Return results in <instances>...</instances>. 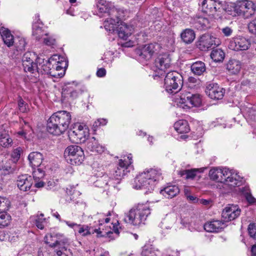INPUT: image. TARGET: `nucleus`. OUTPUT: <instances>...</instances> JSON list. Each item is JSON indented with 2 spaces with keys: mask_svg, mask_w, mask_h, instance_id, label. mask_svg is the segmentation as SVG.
Listing matches in <instances>:
<instances>
[{
  "mask_svg": "<svg viewBox=\"0 0 256 256\" xmlns=\"http://www.w3.org/2000/svg\"><path fill=\"white\" fill-rule=\"evenodd\" d=\"M192 72L196 76H200L206 70L205 64L201 61H197L191 65Z\"/></svg>",
  "mask_w": 256,
  "mask_h": 256,
  "instance_id": "7c9ffc66",
  "label": "nucleus"
},
{
  "mask_svg": "<svg viewBox=\"0 0 256 256\" xmlns=\"http://www.w3.org/2000/svg\"><path fill=\"white\" fill-rule=\"evenodd\" d=\"M66 193L67 195V197L68 196H70V198H66V200L67 201H71L74 200V194L75 193H77V192L75 191L74 188H73L70 187V188H67L66 190Z\"/></svg>",
  "mask_w": 256,
  "mask_h": 256,
  "instance_id": "864d4df0",
  "label": "nucleus"
},
{
  "mask_svg": "<svg viewBox=\"0 0 256 256\" xmlns=\"http://www.w3.org/2000/svg\"><path fill=\"white\" fill-rule=\"evenodd\" d=\"M240 191L246 198L248 202L250 204H253L255 202L256 199L252 196L250 193V189L248 187H242L239 188Z\"/></svg>",
  "mask_w": 256,
  "mask_h": 256,
  "instance_id": "a18cd8bd",
  "label": "nucleus"
},
{
  "mask_svg": "<svg viewBox=\"0 0 256 256\" xmlns=\"http://www.w3.org/2000/svg\"><path fill=\"white\" fill-rule=\"evenodd\" d=\"M87 150L98 154H101L104 150V148L100 144L94 137L90 138L86 144Z\"/></svg>",
  "mask_w": 256,
  "mask_h": 256,
  "instance_id": "a878e982",
  "label": "nucleus"
},
{
  "mask_svg": "<svg viewBox=\"0 0 256 256\" xmlns=\"http://www.w3.org/2000/svg\"><path fill=\"white\" fill-rule=\"evenodd\" d=\"M218 40L209 34L202 35L196 42L197 47L202 51H206L212 48L214 46H218Z\"/></svg>",
  "mask_w": 256,
  "mask_h": 256,
  "instance_id": "4468645a",
  "label": "nucleus"
},
{
  "mask_svg": "<svg viewBox=\"0 0 256 256\" xmlns=\"http://www.w3.org/2000/svg\"><path fill=\"white\" fill-rule=\"evenodd\" d=\"M64 222L69 227H70L71 228H74L75 226H78V227L80 226V224H78L74 222H71L69 221H66V220H64Z\"/></svg>",
  "mask_w": 256,
  "mask_h": 256,
  "instance_id": "338daca9",
  "label": "nucleus"
},
{
  "mask_svg": "<svg viewBox=\"0 0 256 256\" xmlns=\"http://www.w3.org/2000/svg\"><path fill=\"white\" fill-rule=\"evenodd\" d=\"M44 182L41 180H36V182H35L34 186L37 188H41L44 187Z\"/></svg>",
  "mask_w": 256,
  "mask_h": 256,
  "instance_id": "69168bd1",
  "label": "nucleus"
},
{
  "mask_svg": "<svg viewBox=\"0 0 256 256\" xmlns=\"http://www.w3.org/2000/svg\"><path fill=\"white\" fill-rule=\"evenodd\" d=\"M170 63L171 60L169 54L166 53L160 54L154 62L156 68L154 70H158L162 72H165V70L170 66Z\"/></svg>",
  "mask_w": 256,
  "mask_h": 256,
  "instance_id": "6ab92c4d",
  "label": "nucleus"
},
{
  "mask_svg": "<svg viewBox=\"0 0 256 256\" xmlns=\"http://www.w3.org/2000/svg\"><path fill=\"white\" fill-rule=\"evenodd\" d=\"M36 168V169H34V170H33L32 172L33 178L35 182H36V180H40L44 177L45 175V172L42 168L40 167Z\"/></svg>",
  "mask_w": 256,
  "mask_h": 256,
  "instance_id": "49530a36",
  "label": "nucleus"
},
{
  "mask_svg": "<svg viewBox=\"0 0 256 256\" xmlns=\"http://www.w3.org/2000/svg\"><path fill=\"white\" fill-rule=\"evenodd\" d=\"M18 106L19 110L23 113L27 112L29 110L28 104L22 100L21 96L18 97Z\"/></svg>",
  "mask_w": 256,
  "mask_h": 256,
  "instance_id": "de8ad7c7",
  "label": "nucleus"
},
{
  "mask_svg": "<svg viewBox=\"0 0 256 256\" xmlns=\"http://www.w3.org/2000/svg\"><path fill=\"white\" fill-rule=\"evenodd\" d=\"M16 50L18 54L19 52H22L25 50V47L26 44V40L23 38L18 37L14 41Z\"/></svg>",
  "mask_w": 256,
  "mask_h": 256,
  "instance_id": "58836bf2",
  "label": "nucleus"
},
{
  "mask_svg": "<svg viewBox=\"0 0 256 256\" xmlns=\"http://www.w3.org/2000/svg\"><path fill=\"white\" fill-rule=\"evenodd\" d=\"M150 210L146 204H138L126 214L124 220L126 222L134 226H140L144 224L148 216L150 214Z\"/></svg>",
  "mask_w": 256,
  "mask_h": 256,
  "instance_id": "20e7f679",
  "label": "nucleus"
},
{
  "mask_svg": "<svg viewBox=\"0 0 256 256\" xmlns=\"http://www.w3.org/2000/svg\"><path fill=\"white\" fill-rule=\"evenodd\" d=\"M52 70H54L57 73H63L62 76L64 74L65 69L64 67L60 65V63L57 62L56 67L53 68Z\"/></svg>",
  "mask_w": 256,
  "mask_h": 256,
  "instance_id": "bf43d9fd",
  "label": "nucleus"
},
{
  "mask_svg": "<svg viewBox=\"0 0 256 256\" xmlns=\"http://www.w3.org/2000/svg\"><path fill=\"white\" fill-rule=\"evenodd\" d=\"M22 121L24 123V126L20 128V130L16 132V134L20 138H26V135L32 130V128L28 122L23 120Z\"/></svg>",
  "mask_w": 256,
  "mask_h": 256,
  "instance_id": "37998d69",
  "label": "nucleus"
},
{
  "mask_svg": "<svg viewBox=\"0 0 256 256\" xmlns=\"http://www.w3.org/2000/svg\"><path fill=\"white\" fill-rule=\"evenodd\" d=\"M132 154H129L126 159L124 157V160H119L118 166L111 174L112 180L110 182L112 186L114 187L116 184H119L120 180L129 172L128 169L132 163Z\"/></svg>",
  "mask_w": 256,
  "mask_h": 256,
  "instance_id": "6e6552de",
  "label": "nucleus"
},
{
  "mask_svg": "<svg viewBox=\"0 0 256 256\" xmlns=\"http://www.w3.org/2000/svg\"><path fill=\"white\" fill-rule=\"evenodd\" d=\"M180 192V189L176 186H170L166 187L160 192L166 198H172L176 196Z\"/></svg>",
  "mask_w": 256,
  "mask_h": 256,
  "instance_id": "c756f323",
  "label": "nucleus"
},
{
  "mask_svg": "<svg viewBox=\"0 0 256 256\" xmlns=\"http://www.w3.org/2000/svg\"><path fill=\"white\" fill-rule=\"evenodd\" d=\"M209 176L212 180L224 183L230 187L239 186L242 182V178L237 173L226 168H211Z\"/></svg>",
  "mask_w": 256,
  "mask_h": 256,
  "instance_id": "7ed1b4c3",
  "label": "nucleus"
},
{
  "mask_svg": "<svg viewBox=\"0 0 256 256\" xmlns=\"http://www.w3.org/2000/svg\"><path fill=\"white\" fill-rule=\"evenodd\" d=\"M6 199L4 198L0 197V211L4 210L5 209L6 202H5Z\"/></svg>",
  "mask_w": 256,
  "mask_h": 256,
  "instance_id": "0e129e2a",
  "label": "nucleus"
},
{
  "mask_svg": "<svg viewBox=\"0 0 256 256\" xmlns=\"http://www.w3.org/2000/svg\"><path fill=\"white\" fill-rule=\"evenodd\" d=\"M106 2L102 0L99 1L96 4V8L100 13H105L107 12L108 8L105 4Z\"/></svg>",
  "mask_w": 256,
  "mask_h": 256,
  "instance_id": "3c124183",
  "label": "nucleus"
},
{
  "mask_svg": "<svg viewBox=\"0 0 256 256\" xmlns=\"http://www.w3.org/2000/svg\"><path fill=\"white\" fill-rule=\"evenodd\" d=\"M190 24L192 26L197 30H206L210 28L209 20L204 16H196L192 18Z\"/></svg>",
  "mask_w": 256,
  "mask_h": 256,
  "instance_id": "5701e85b",
  "label": "nucleus"
},
{
  "mask_svg": "<svg viewBox=\"0 0 256 256\" xmlns=\"http://www.w3.org/2000/svg\"><path fill=\"white\" fill-rule=\"evenodd\" d=\"M206 92L210 98L220 100L224 96L225 90L217 84L212 83L207 86Z\"/></svg>",
  "mask_w": 256,
  "mask_h": 256,
  "instance_id": "a211bd4d",
  "label": "nucleus"
},
{
  "mask_svg": "<svg viewBox=\"0 0 256 256\" xmlns=\"http://www.w3.org/2000/svg\"><path fill=\"white\" fill-rule=\"evenodd\" d=\"M0 34L6 45L8 47L12 46L14 44V38L10 30L4 27L0 28Z\"/></svg>",
  "mask_w": 256,
  "mask_h": 256,
  "instance_id": "c85d7f7f",
  "label": "nucleus"
},
{
  "mask_svg": "<svg viewBox=\"0 0 256 256\" xmlns=\"http://www.w3.org/2000/svg\"><path fill=\"white\" fill-rule=\"evenodd\" d=\"M110 15L111 18H115L116 22L119 24L122 22V19L124 17V12L122 10L112 8L110 12Z\"/></svg>",
  "mask_w": 256,
  "mask_h": 256,
  "instance_id": "c03bdc74",
  "label": "nucleus"
},
{
  "mask_svg": "<svg viewBox=\"0 0 256 256\" xmlns=\"http://www.w3.org/2000/svg\"><path fill=\"white\" fill-rule=\"evenodd\" d=\"M222 2L218 0H204L202 3V10L210 16H219L222 10Z\"/></svg>",
  "mask_w": 256,
  "mask_h": 256,
  "instance_id": "ddd939ff",
  "label": "nucleus"
},
{
  "mask_svg": "<svg viewBox=\"0 0 256 256\" xmlns=\"http://www.w3.org/2000/svg\"><path fill=\"white\" fill-rule=\"evenodd\" d=\"M241 68L240 62L236 60H230L226 64V69L232 74H238Z\"/></svg>",
  "mask_w": 256,
  "mask_h": 256,
  "instance_id": "473e14b6",
  "label": "nucleus"
},
{
  "mask_svg": "<svg viewBox=\"0 0 256 256\" xmlns=\"http://www.w3.org/2000/svg\"><path fill=\"white\" fill-rule=\"evenodd\" d=\"M12 139L6 132H0V145L4 148L12 146Z\"/></svg>",
  "mask_w": 256,
  "mask_h": 256,
  "instance_id": "c9c22d12",
  "label": "nucleus"
},
{
  "mask_svg": "<svg viewBox=\"0 0 256 256\" xmlns=\"http://www.w3.org/2000/svg\"><path fill=\"white\" fill-rule=\"evenodd\" d=\"M174 128L180 134L188 133L190 130L188 122L184 120L176 122L174 124Z\"/></svg>",
  "mask_w": 256,
  "mask_h": 256,
  "instance_id": "2f4dec72",
  "label": "nucleus"
},
{
  "mask_svg": "<svg viewBox=\"0 0 256 256\" xmlns=\"http://www.w3.org/2000/svg\"><path fill=\"white\" fill-rule=\"evenodd\" d=\"M174 100L178 107L185 110L193 106H200L202 104V98L199 94H192L189 92L176 94Z\"/></svg>",
  "mask_w": 256,
  "mask_h": 256,
  "instance_id": "423d86ee",
  "label": "nucleus"
},
{
  "mask_svg": "<svg viewBox=\"0 0 256 256\" xmlns=\"http://www.w3.org/2000/svg\"><path fill=\"white\" fill-rule=\"evenodd\" d=\"M111 178L109 177L107 174H104L99 178L95 182V185L100 188H105L108 185L112 186L110 184Z\"/></svg>",
  "mask_w": 256,
  "mask_h": 256,
  "instance_id": "ea45409f",
  "label": "nucleus"
},
{
  "mask_svg": "<svg viewBox=\"0 0 256 256\" xmlns=\"http://www.w3.org/2000/svg\"><path fill=\"white\" fill-rule=\"evenodd\" d=\"M181 38L186 44L192 43L196 38L194 31L190 28H186L181 33Z\"/></svg>",
  "mask_w": 256,
  "mask_h": 256,
  "instance_id": "72a5a7b5",
  "label": "nucleus"
},
{
  "mask_svg": "<svg viewBox=\"0 0 256 256\" xmlns=\"http://www.w3.org/2000/svg\"><path fill=\"white\" fill-rule=\"evenodd\" d=\"M202 171V169L199 168H192L191 170H180L178 174L181 176H186V179H194L196 176L197 172H201Z\"/></svg>",
  "mask_w": 256,
  "mask_h": 256,
  "instance_id": "e433bc0d",
  "label": "nucleus"
},
{
  "mask_svg": "<svg viewBox=\"0 0 256 256\" xmlns=\"http://www.w3.org/2000/svg\"><path fill=\"white\" fill-rule=\"evenodd\" d=\"M72 116L70 112L60 110L54 113L48 119L47 130L54 135H60L68 128Z\"/></svg>",
  "mask_w": 256,
  "mask_h": 256,
  "instance_id": "f03ea898",
  "label": "nucleus"
},
{
  "mask_svg": "<svg viewBox=\"0 0 256 256\" xmlns=\"http://www.w3.org/2000/svg\"><path fill=\"white\" fill-rule=\"evenodd\" d=\"M119 24L120 23L118 24L115 18L110 17L104 22V26L107 31L112 33L116 32V29Z\"/></svg>",
  "mask_w": 256,
  "mask_h": 256,
  "instance_id": "f704fd0d",
  "label": "nucleus"
},
{
  "mask_svg": "<svg viewBox=\"0 0 256 256\" xmlns=\"http://www.w3.org/2000/svg\"><path fill=\"white\" fill-rule=\"evenodd\" d=\"M32 55L30 52H26L22 57V62L24 70L26 72L34 74V68L36 63L34 62L32 58Z\"/></svg>",
  "mask_w": 256,
  "mask_h": 256,
  "instance_id": "393cba45",
  "label": "nucleus"
},
{
  "mask_svg": "<svg viewBox=\"0 0 256 256\" xmlns=\"http://www.w3.org/2000/svg\"><path fill=\"white\" fill-rule=\"evenodd\" d=\"M44 242L50 246L55 248L54 251L58 256L66 254L68 246V241L66 238L60 234H48L44 237Z\"/></svg>",
  "mask_w": 256,
  "mask_h": 256,
  "instance_id": "0eeeda50",
  "label": "nucleus"
},
{
  "mask_svg": "<svg viewBox=\"0 0 256 256\" xmlns=\"http://www.w3.org/2000/svg\"><path fill=\"white\" fill-rule=\"evenodd\" d=\"M183 84L182 76L176 71L167 73L164 78V88L169 94H177Z\"/></svg>",
  "mask_w": 256,
  "mask_h": 256,
  "instance_id": "1a4fd4ad",
  "label": "nucleus"
},
{
  "mask_svg": "<svg viewBox=\"0 0 256 256\" xmlns=\"http://www.w3.org/2000/svg\"><path fill=\"white\" fill-rule=\"evenodd\" d=\"M248 28L251 34H256V18L251 20L249 22Z\"/></svg>",
  "mask_w": 256,
  "mask_h": 256,
  "instance_id": "5fc2aeb1",
  "label": "nucleus"
},
{
  "mask_svg": "<svg viewBox=\"0 0 256 256\" xmlns=\"http://www.w3.org/2000/svg\"><path fill=\"white\" fill-rule=\"evenodd\" d=\"M250 46V40L246 38L238 36L232 38L230 42L228 47L230 49L235 50H246Z\"/></svg>",
  "mask_w": 256,
  "mask_h": 256,
  "instance_id": "2eb2a0df",
  "label": "nucleus"
},
{
  "mask_svg": "<svg viewBox=\"0 0 256 256\" xmlns=\"http://www.w3.org/2000/svg\"><path fill=\"white\" fill-rule=\"evenodd\" d=\"M11 221L10 216L5 212H0V228H4L9 225Z\"/></svg>",
  "mask_w": 256,
  "mask_h": 256,
  "instance_id": "79ce46f5",
  "label": "nucleus"
},
{
  "mask_svg": "<svg viewBox=\"0 0 256 256\" xmlns=\"http://www.w3.org/2000/svg\"><path fill=\"white\" fill-rule=\"evenodd\" d=\"M44 42L48 46H52L55 43V40L47 36L42 38Z\"/></svg>",
  "mask_w": 256,
  "mask_h": 256,
  "instance_id": "052dcab7",
  "label": "nucleus"
},
{
  "mask_svg": "<svg viewBox=\"0 0 256 256\" xmlns=\"http://www.w3.org/2000/svg\"><path fill=\"white\" fill-rule=\"evenodd\" d=\"M78 232L82 236H86L87 235L90 234H94V232L97 233V236L98 237L104 236L106 235H108L110 233H112L110 230H104V228H98L93 229L91 228H88V226L83 225H80Z\"/></svg>",
  "mask_w": 256,
  "mask_h": 256,
  "instance_id": "aec40b11",
  "label": "nucleus"
},
{
  "mask_svg": "<svg viewBox=\"0 0 256 256\" xmlns=\"http://www.w3.org/2000/svg\"><path fill=\"white\" fill-rule=\"evenodd\" d=\"M162 178L160 170L155 168L148 169L140 174L132 182L134 189L147 190L146 194L153 190L156 182Z\"/></svg>",
  "mask_w": 256,
  "mask_h": 256,
  "instance_id": "f257e3e1",
  "label": "nucleus"
},
{
  "mask_svg": "<svg viewBox=\"0 0 256 256\" xmlns=\"http://www.w3.org/2000/svg\"><path fill=\"white\" fill-rule=\"evenodd\" d=\"M142 254L143 256H156V253L151 246H144L142 248Z\"/></svg>",
  "mask_w": 256,
  "mask_h": 256,
  "instance_id": "09e8293b",
  "label": "nucleus"
},
{
  "mask_svg": "<svg viewBox=\"0 0 256 256\" xmlns=\"http://www.w3.org/2000/svg\"><path fill=\"white\" fill-rule=\"evenodd\" d=\"M106 74V70L104 68H99L96 72V75L98 77H103Z\"/></svg>",
  "mask_w": 256,
  "mask_h": 256,
  "instance_id": "e2e57ef3",
  "label": "nucleus"
},
{
  "mask_svg": "<svg viewBox=\"0 0 256 256\" xmlns=\"http://www.w3.org/2000/svg\"><path fill=\"white\" fill-rule=\"evenodd\" d=\"M161 50V46L158 43L146 44L142 48L140 56L146 60H148L154 54H159Z\"/></svg>",
  "mask_w": 256,
  "mask_h": 256,
  "instance_id": "f3484780",
  "label": "nucleus"
},
{
  "mask_svg": "<svg viewBox=\"0 0 256 256\" xmlns=\"http://www.w3.org/2000/svg\"><path fill=\"white\" fill-rule=\"evenodd\" d=\"M33 184V179L28 174L20 176L17 180V186L20 190L26 192L30 190Z\"/></svg>",
  "mask_w": 256,
  "mask_h": 256,
  "instance_id": "b1692460",
  "label": "nucleus"
},
{
  "mask_svg": "<svg viewBox=\"0 0 256 256\" xmlns=\"http://www.w3.org/2000/svg\"><path fill=\"white\" fill-rule=\"evenodd\" d=\"M107 120L104 118H99L93 124L94 128H96L101 126H105L107 124Z\"/></svg>",
  "mask_w": 256,
  "mask_h": 256,
  "instance_id": "13d9d810",
  "label": "nucleus"
},
{
  "mask_svg": "<svg viewBox=\"0 0 256 256\" xmlns=\"http://www.w3.org/2000/svg\"><path fill=\"white\" fill-rule=\"evenodd\" d=\"M32 30V34L38 40H41L44 36H46L47 35L42 28L36 24L33 25Z\"/></svg>",
  "mask_w": 256,
  "mask_h": 256,
  "instance_id": "a19ab883",
  "label": "nucleus"
},
{
  "mask_svg": "<svg viewBox=\"0 0 256 256\" xmlns=\"http://www.w3.org/2000/svg\"><path fill=\"white\" fill-rule=\"evenodd\" d=\"M64 156L67 161L72 165L80 164L84 158L82 149L76 145L68 146L64 150Z\"/></svg>",
  "mask_w": 256,
  "mask_h": 256,
  "instance_id": "9d476101",
  "label": "nucleus"
},
{
  "mask_svg": "<svg viewBox=\"0 0 256 256\" xmlns=\"http://www.w3.org/2000/svg\"><path fill=\"white\" fill-rule=\"evenodd\" d=\"M82 93L80 88H76V85L74 82H68L64 85L62 88V94L64 97H68L69 95L72 98H76Z\"/></svg>",
  "mask_w": 256,
  "mask_h": 256,
  "instance_id": "412c9836",
  "label": "nucleus"
},
{
  "mask_svg": "<svg viewBox=\"0 0 256 256\" xmlns=\"http://www.w3.org/2000/svg\"><path fill=\"white\" fill-rule=\"evenodd\" d=\"M241 210L238 205L228 204L222 212V218L225 222H229L236 218L240 215Z\"/></svg>",
  "mask_w": 256,
  "mask_h": 256,
  "instance_id": "dca6fc26",
  "label": "nucleus"
},
{
  "mask_svg": "<svg viewBox=\"0 0 256 256\" xmlns=\"http://www.w3.org/2000/svg\"><path fill=\"white\" fill-rule=\"evenodd\" d=\"M45 218H44V214H40V216H37L35 220V224L36 226L40 229L42 230L44 228V222Z\"/></svg>",
  "mask_w": 256,
  "mask_h": 256,
  "instance_id": "8fccbe9b",
  "label": "nucleus"
},
{
  "mask_svg": "<svg viewBox=\"0 0 256 256\" xmlns=\"http://www.w3.org/2000/svg\"><path fill=\"white\" fill-rule=\"evenodd\" d=\"M232 30L228 26H226L222 29V32L226 36H230L232 34Z\"/></svg>",
  "mask_w": 256,
  "mask_h": 256,
  "instance_id": "680f3d73",
  "label": "nucleus"
},
{
  "mask_svg": "<svg viewBox=\"0 0 256 256\" xmlns=\"http://www.w3.org/2000/svg\"><path fill=\"white\" fill-rule=\"evenodd\" d=\"M89 136V130L86 126L75 124L72 128L68 131L70 140L73 143L84 142Z\"/></svg>",
  "mask_w": 256,
  "mask_h": 256,
  "instance_id": "9b49d317",
  "label": "nucleus"
},
{
  "mask_svg": "<svg viewBox=\"0 0 256 256\" xmlns=\"http://www.w3.org/2000/svg\"><path fill=\"white\" fill-rule=\"evenodd\" d=\"M21 152L22 148H18L13 150L12 154V158L14 161H17L19 159Z\"/></svg>",
  "mask_w": 256,
  "mask_h": 256,
  "instance_id": "6e6d98bb",
  "label": "nucleus"
},
{
  "mask_svg": "<svg viewBox=\"0 0 256 256\" xmlns=\"http://www.w3.org/2000/svg\"><path fill=\"white\" fill-rule=\"evenodd\" d=\"M255 11L254 4L252 1L248 0H238L226 9L228 14L233 16L242 15L246 18L252 16Z\"/></svg>",
  "mask_w": 256,
  "mask_h": 256,
  "instance_id": "39448f33",
  "label": "nucleus"
},
{
  "mask_svg": "<svg viewBox=\"0 0 256 256\" xmlns=\"http://www.w3.org/2000/svg\"><path fill=\"white\" fill-rule=\"evenodd\" d=\"M251 252L252 256H256V244L252 246Z\"/></svg>",
  "mask_w": 256,
  "mask_h": 256,
  "instance_id": "774afa93",
  "label": "nucleus"
},
{
  "mask_svg": "<svg viewBox=\"0 0 256 256\" xmlns=\"http://www.w3.org/2000/svg\"><path fill=\"white\" fill-rule=\"evenodd\" d=\"M224 223L220 220H212L206 223L204 229L208 232H218L223 228Z\"/></svg>",
  "mask_w": 256,
  "mask_h": 256,
  "instance_id": "cd10ccee",
  "label": "nucleus"
},
{
  "mask_svg": "<svg viewBox=\"0 0 256 256\" xmlns=\"http://www.w3.org/2000/svg\"><path fill=\"white\" fill-rule=\"evenodd\" d=\"M51 66L50 60H44L39 58L36 60V64L34 66V73L36 72L42 74H50L54 78L62 77L63 73L56 72L54 70H52Z\"/></svg>",
  "mask_w": 256,
  "mask_h": 256,
  "instance_id": "f8f14e48",
  "label": "nucleus"
},
{
  "mask_svg": "<svg viewBox=\"0 0 256 256\" xmlns=\"http://www.w3.org/2000/svg\"><path fill=\"white\" fill-rule=\"evenodd\" d=\"M242 110L244 114L248 116H252L255 114V110L252 106H244Z\"/></svg>",
  "mask_w": 256,
  "mask_h": 256,
  "instance_id": "4d7b16f0",
  "label": "nucleus"
},
{
  "mask_svg": "<svg viewBox=\"0 0 256 256\" xmlns=\"http://www.w3.org/2000/svg\"><path fill=\"white\" fill-rule=\"evenodd\" d=\"M224 52L220 48L213 50L210 54L211 58L216 62H222L224 58Z\"/></svg>",
  "mask_w": 256,
  "mask_h": 256,
  "instance_id": "4c0bfd02",
  "label": "nucleus"
},
{
  "mask_svg": "<svg viewBox=\"0 0 256 256\" xmlns=\"http://www.w3.org/2000/svg\"><path fill=\"white\" fill-rule=\"evenodd\" d=\"M134 27L131 24L122 22H120L116 29V33L120 38L126 40L134 32Z\"/></svg>",
  "mask_w": 256,
  "mask_h": 256,
  "instance_id": "4be33fe9",
  "label": "nucleus"
},
{
  "mask_svg": "<svg viewBox=\"0 0 256 256\" xmlns=\"http://www.w3.org/2000/svg\"><path fill=\"white\" fill-rule=\"evenodd\" d=\"M248 230L250 236L256 238V224L254 223L250 224Z\"/></svg>",
  "mask_w": 256,
  "mask_h": 256,
  "instance_id": "603ef678",
  "label": "nucleus"
},
{
  "mask_svg": "<svg viewBox=\"0 0 256 256\" xmlns=\"http://www.w3.org/2000/svg\"><path fill=\"white\" fill-rule=\"evenodd\" d=\"M28 159L30 166L34 169L35 167H40L41 166L44 158L41 153L34 152L29 154Z\"/></svg>",
  "mask_w": 256,
  "mask_h": 256,
  "instance_id": "bb28decb",
  "label": "nucleus"
}]
</instances>
